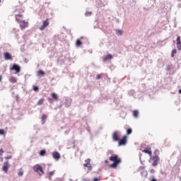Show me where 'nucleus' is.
Segmentation results:
<instances>
[{
  "label": "nucleus",
  "instance_id": "1",
  "mask_svg": "<svg viewBox=\"0 0 181 181\" xmlns=\"http://www.w3.org/2000/svg\"><path fill=\"white\" fill-rule=\"evenodd\" d=\"M110 160L111 162H113L112 164L110 165V168H112L113 169H115L121 163V158H118V156L116 154L112 155L110 157Z\"/></svg>",
  "mask_w": 181,
  "mask_h": 181
},
{
  "label": "nucleus",
  "instance_id": "2",
  "mask_svg": "<svg viewBox=\"0 0 181 181\" xmlns=\"http://www.w3.org/2000/svg\"><path fill=\"white\" fill-rule=\"evenodd\" d=\"M149 163H151L152 166H158V164L159 163V157L156 156L153 158H151L149 159Z\"/></svg>",
  "mask_w": 181,
  "mask_h": 181
},
{
  "label": "nucleus",
  "instance_id": "3",
  "mask_svg": "<svg viewBox=\"0 0 181 181\" xmlns=\"http://www.w3.org/2000/svg\"><path fill=\"white\" fill-rule=\"evenodd\" d=\"M119 136H121V132H115L112 134V139L115 142L119 141Z\"/></svg>",
  "mask_w": 181,
  "mask_h": 181
},
{
  "label": "nucleus",
  "instance_id": "4",
  "mask_svg": "<svg viewBox=\"0 0 181 181\" xmlns=\"http://www.w3.org/2000/svg\"><path fill=\"white\" fill-rule=\"evenodd\" d=\"M20 25V28L21 30H23L24 29H26L29 26V23L25 21H21V23H18Z\"/></svg>",
  "mask_w": 181,
  "mask_h": 181
},
{
  "label": "nucleus",
  "instance_id": "5",
  "mask_svg": "<svg viewBox=\"0 0 181 181\" xmlns=\"http://www.w3.org/2000/svg\"><path fill=\"white\" fill-rule=\"evenodd\" d=\"M2 169L3 172L8 173V170L9 169V161L4 162Z\"/></svg>",
  "mask_w": 181,
  "mask_h": 181
},
{
  "label": "nucleus",
  "instance_id": "6",
  "mask_svg": "<svg viewBox=\"0 0 181 181\" xmlns=\"http://www.w3.org/2000/svg\"><path fill=\"white\" fill-rule=\"evenodd\" d=\"M33 170H34V172H39L40 171L41 173H45V172H43V168L40 165H35L33 167Z\"/></svg>",
  "mask_w": 181,
  "mask_h": 181
},
{
  "label": "nucleus",
  "instance_id": "7",
  "mask_svg": "<svg viewBox=\"0 0 181 181\" xmlns=\"http://www.w3.org/2000/svg\"><path fill=\"white\" fill-rule=\"evenodd\" d=\"M10 70H15L16 73H20L21 72V66L19 65L14 64L13 65V67L10 69Z\"/></svg>",
  "mask_w": 181,
  "mask_h": 181
},
{
  "label": "nucleus",
  "instance_id": "8",
  "mask_svg": "<svg viewBox=\"0 0 181 181\" xmlns=\"http://www.w3.org/2000/svg\"><path fill=\"white\" fill-rule=\"evenodd\" d=\"M144 153H148L149 156H152V151H151V146H147L144 150L142 151Z\"/></svg>",
  "mask_w": 181,
  "mask_h": 181
},
{
  "label": "nucleus",
  "instance_id": "9",
  "mask_svg": "<svg viewBox=\"0 0 181 181\" xmlns=\"http://www.w3.org/2000/svg\"><path fill=\"white\" fill-rule=\"evenodd\" d=\"M52 158L54 159H55V160H59V159H60L61 156H60V153H59V152L57 151H54L52 153Z\"/></svg>",
  "mask_w": 181,
  "mask_h": 181
},
{
  "label": "nucleus",
  "instance_id": "10",
  "mask_svg": "<svg viewBox=\"0 0 181 181\" xmlns=\"http://www.w3.org/2000/svg\"><path fill=\"white\" fill-rule=\"evenodd\" d=\"M16 21L18 22V23H21L23 21V16L21 14L16 15Z\"/></svg>",
  "mask_w": 181,
  "mask_h": 181
},
{
  "label": "nucleus",
  "instance_id": "11",
  "mask_svg": "<svg viewBox=\"0 0 181 181\" xmlns=\"http://www.w3.org/2000/svg\"><path fill=\"white\" fill-rule=\"evenodd\" d=\"M49 26V21L47 20L45 21L42 23V25L40 28V30H45V28Z\"/></svg>",
  "mask_w": 181,
  "mask_h": 181
},
{
  "label": "nucleus",
  "instance_id": "12",
  "mask_svg": "<svg viewBox=\"0 0 181 181\" xmlns=\"http://www.w3.org/2000/svg\"><path fill=\"white\" fill-rule=\"evenodd\" d=\"M127 144V136H124L122 139L119 140V146Z\"/></svg>",
  "mask_w": 181,
  "mask_h": 181
},
{
  "label": "nucleus",
  "instance_id": "13",
  "mask_svg": "<svg viewBox=\"0 0 181 181\" xmlns=\"http://www.w3.org/2000/svg\"><path fill=\"white\" fill-rule=\"evenodd\" d=\"M86 163L83 164L84 168H89V169H91V164H90V162H91V160L90 158H88L85 160Z\"/></svg>",
  "mask_w": 181,
  "mask_h": 181
},
{
  "label": "nucleus",
  "instance_id": "14",
  "mask_svg": "<svg viewBox=\"0 0 181 181\" xmlns=\"http://www.w3.org/2000/svg\"><path fill=\"white\" fill-rule=\"evenodd\" d=\"M4 59L5 60H12V55L9 54V52L4 53Z\"/></svg>",
  "mask_w": 181,
  "mask_h": 181
},
{
  "label": "nucleus",
  "instance_id": "15",
  "mask_svg": "<svg viewBox=\"0 0 181 181\" xmlns=\"http://www.w3.org/2000/svg\"><path fill=\"white\" fill-rule=\"evenodd\" d=\"M65 105L66 107H70V105H71V99L70 98L66 99Z\"/></svg>",
  "mask_w": 181,
  "mask_h": 181
},
{
  "label": "nucleus",
  "instance_id": "16",
  "mask_svg": "<svg viewBox=\"0 0 181 181\" xmlns=\"http://www.w3.org/2000/svg\"><path fill=\"white\" fill-rule=\"evenodd\" d=\"M111 59H112V55L111 54H109L103 58V62H107V60H111Z\"/></svg>",
  "mask_w": 181,
  "mask_h": 181
},
{
  "label": "nucleus",
  "instance_id": "17",
  "mask_svg": "<svg viewBox=\"0 0 181 181\" xmlns=\"http://www.w3.org/2000/svg\"><path fill=\"white\" fill-rule=\"evenodd\" d=\"M9 81H10V83H16L17 79H16V77L11 76V77L9 78Z\"/></svg>",
  "mask_w": 181,
  "mask_h": 181
},
{
  "label": "nucleus",
  "instance_id": "18",
  "mask_svg": "<svg viewBox=\"0 0 181 181\" xmlns=\"http://www.w3.org/2000/svg\"><path fill=\"white\" fill-rule=\"evenodd\" d=\"M46 119H47V115H43L42 117V124H45V122H46Z\"/></svg>",
  "mask_w": 181,
  "mask_h": 181
},
{
  "label": "nucleus",
  "instance_id": "19",
  "mask_svg": "<svg viewBox=\"0 0 181 181\" xmlns=\"http://www.w3.org/2000/svg\"><path fill=\"white\" fill-rule=\"evenodd\" d=\"M37 76L39 77L40 76H45V72L42 70L38 71Z\"/></svg>",
  "mask_w": 181,
  "mask_h": 181
},
{
  "label": "nucleus",
  "instance_id": "20",
  "mask_svg": "<svg viewBox=\"0 0 181 181\" xmlns=\"http://www.w3.org/2000/svg\"><path fill=\"white\" fill-rule=\"evenodd\" d=\"M138 114H139V112L138 110H134L133 111V115L135 118L138 117Z\"/></svg>",
  "mask_w": 181,
  "mask_h": 181
},
{
  "label": "nucleus",
  "instance_id": "21",
  "mask_svg": "<svg viewBox=\"0 0 181 181\" xmlns=\"http://www.w3.org/2000/svg\"><path fill=\"white\" fill-rule=\"evenodd\" d=\"M40 156H45L46 155V151H45V150L40 151Z\"/></svg>",
  "mask_w": 181,
  "mask_h": 181
},
{
  "label": "nucleus",
  "instance_id": "22",
  "mask_svg": "<svg viewBox=\"0 0 181 181\" xmlns=\"http://www.w3.org/2000/svg\"><path fill=\"white\" fill-rule=\"evenodd\" d=\"M52 97L54 100H57L58 97H57V94H56L55 93H53L52 94Z\"/></svg>",
  "mask_w": 181,
  "mask_h": 181
},
{
  "label": "nucleus",
  "instance_id": "23",
  "mask_svg": "<svg viewBox=\"0 0 181 181\" xmlns=\"http://www.w3.org/2000/svg\"><path fill=\"white\" fill-rule=\"evenodd\" d=\"M116 33H117V35L118 36H121V35H122V30H117L116 31Z\"/></svg>",
  "mask_w": 181,
  "mask_h": 181
},
{
  "label": "nucleus",
  "instance_id": "24",
  "mask_svg": "<svg viewBox=\"0 0 181 181\" xmlns=\"http://www.w3.org/2000/svg\"><path fill=\"white\" fill-rule=\"evenodd\" d=\"M81 45V41L80 40H76V46H77V47H79Z\"/></svg>",
  "mask_w": 181,
  "mask_h": 181
},
{
  "label": "nucleus",
  "instance_id": "25",
  "mask_svg": "<svg viewBox=\"0 0 181 181\" xmlns=\"http://www.w3.org/2000/svg\"><path fill=\"white\" fill-rule=\"evenodd\" d=\"M177 47L178 50H181V42L177 43Z\"/></svg>",
  "mask_w": 181,
  "mask_h": 181
},
{
  "label": "nucleus",
  "instance_id": "26",
  "mask_svg": "<svg viewBox=\"0 0 181 181\" xmlns=\"http://www.w3.org/2000/svg\"><path fill=\"white\" fill-rule=\"evenodd\" d=\"M42 104H43V99H40L38 103H37V105H42Z\"/></svg>",
  "mask_w": 181,
  "mask_h": 181
},
{
  "label": "nucleus",
  "instance_id": "27",
  "mask_svg": "<svg viewBox=\"0 0 181 181\" xmlns=\"http://www.w3.org/2000/svg\"><path fill=\"white\" fill-rule=\"evenodd\" d=\"M130 134H132V129H127V134L130 135Z\"/></svg>",
  "mask_w": 181,
  "mask_h": 181
},
{
  "label": "nucleus",
  "instance_id": "28",
  "mask_svg": "<svg viewBox=\"0 0 181 181\" xmlns=\"http://www.w3.org/2000/svg\"><path fill=\"white\" fill-rule=\"evenodd\" d=\"M0 135H5V130L4 129H0Z\"/></svg>",
  "mask_w": 181,
  "mask_h": 181
},
{
  "label": "nucleus",
  "instance_id": "29",
  "mask_svg": "<svg viewBox=\"0 0 181 181\" xmlns=\"http://www.w3.org/2000/svg\"><path fill=\"white\" fill-rule=\"evenodd\" d=\"M91 13H92L91 11H86L85 15H86V16H90L91 15Z\"/></svg>",
  "mask_w": 181,
  "mask_h": 181
},
{
  "label": "nucleus",
  "instance_id": "30",
  "mask_svg": "<svg viewBox=\"0 0 181 181\" xmlns=\"http://www.w3.org/2000/svg\"><path fill=\"white\" fill-rule=\"evenodd\" d=\"M177 43H181L180 36H178L176 40Z\"/></svg>",
  "mask_w": 181,
  "mask_h": 181
},
{
  "label": "nucleus",
  "instance_id": "31",
  "mask_svg": "<svg viewBox=\"0 0 181 181\" xmlns=\"http://www.w3.org/2000/svg\"><path fill=\"white\" fill-rule=\"evenodd\" d=\"M33 90H34V91H39V87H37V86H34V87H33Z\"/></svg>",
  "mask_w": 181,
  "mask_h": 181
},
{
  "label": "nucleus",
  "instance_id": "32",
  "mask_svg": "<svg viewBox=\"0 0 181 181\" xmlns=\"http://www.w3.org/2000/svg\"><path fill=\"white\" fill-rule=\"evenodd\" d=\"M18 176H23V171H20L18 173Z\"/></svg>",
  "mask_w": 181,
  "mask_h": 181
},
{
  "label": "nucleus",
  "instance_id": "33",
  "mask_svg": "<svg viewBox=\"0 0 181 181\" xmlns=\"http://www.w3.org/2000/svg\"><path fill=\"white\" fill-rule=\"evenodd\" d=\"M48 175H49V177L53 176V175H54V171L49 172Z\"/></svg>",
  "mask_w": 181,
  "mask_h": 181
},
{
  "label": "nucleus",
  "instance_id": "34",
  "mask_svg": "<svg viewBox=\"0 0 181 181\" xmlns=\"http://www.w3.org/2000/svg\"><path fill=\"white\" fill-rule=\"evenodd\" d=\"M154 153H155L156 156H158L157 155H159V151H158V150H156V151H154Z\"/></svg>",
  "mask_w": 181,
  "mask_h": 181
},
{
  "label": "nucleus",
  "instance_id": "35",
  "mask_svg": "<svg viewBox=\"0 0 181 181\" xmlns=\"http://www.w3.org/2000/svg\"><path fill=\"white\" fill-rule=\"evenodd\" d=\"M96 78L100 80V78H101V74H98Z\"/></svg>",
  "mask_w": 181,
  "mask_h": 181
},
{
  "label": "nucleus",
  "instance_id": "36",
  "mask_svg": "<svg viewBox=\"0 0 181 181\" xmlns=\"http://www.w3.org/2000/svg\"><path fill=\"white\" fill-rule=\"evenodd\" d=\"M172 53H173V54H176L177 50L176 49H173Z\"/></svg>",
  "mask_w": 181,
  "mask_h": 181
},
{
  "label": "nucleus",
  "instance_id": "37",
  "mask_svg": "<svg viewBox=\"0 0 181 181\" xmlns=\"http://www.w3.org/2000/svg\"><path fill=\"white\" fill-rule=\"evenodd\" d=\"M4 153V150L0 149V156H2V154Z\"/></svg>",
  "mask_w": 181,
  "mask_h": 181
},
{
  "label": "nucleus",
  "instance_id": "38",
  "mask_svg": "<svg viewBox=\"0 0 181 181\" xmlns=\"http://www.w3.org/2000/svg\"><path fill=\"white\" fill-rule=\"evenodd\" d=\"M5 159L8 160V159H12V156H9L5 158Z\"/></svg>",
  "mask_w": 181,
  "mask_h": 181
},
{
  "label": "nucleus",
  "instance_id": "39",
  "mask_svg": "<svg viewBox=\"0 0 181 181\" xmlns=\"http://www.w3.org/2000/svg\"><path fill=\"white\" fill-rule=\"evenodd\" d=\"M151 173H155V170L153 169L151 170Z\"/></svg>",
  "mask_w": 181,
  "mask_h": 181
},
{
  "label": "nucleus",
  "instance_id": "40",
  "mask_svg": "<svg viewBox=\"0 0 181 181\" xmlns=\"http://www.w3.org/2000/svg\"><path fill=\"white\" fill-rule=\"evenodd\" d=\"M93 181H100V180L98 178H94Z\"/></svg>",
  "mask_w": 181,
  "mask_h": 181
},
{
  "label": "nucleus",
  "instance_id": "41",
  "mask_svg": "<svg viewBox=\"0 0 181 181\" xmlns=\"http://www.w3.org/2000/svg\"><path fill=\"white\" fill-rule=\"evenodd\" d=\"M171 57H175V54L172 53L171 54Z\"/></svg>",
  "mask_w": 181,
  "mask_h": 181
},
{
  "label": "nucleus",
  "instance_id": "42",
  "mask_svg": "<svg viewBox=\"0 0 181 181\" xmlns=\"http://www.w3.org/2000/svg\"><path fill=\"white\" fill-rule=\"evenodd\" d=\"M2 81V76H0V83Z\"/></svg>",
  "mask_w": 181,
  "mask_h": 181
},
{
  "label": "nucleus",
  "instance_id": "43",
  "mask_svg": "<svg viewBox=\"0 0 181 181\" xmlns=\"http://www.w3.org/2000/svg\"><path fill=\"white\" fill-rule=\"evenodd\" d=\"M151 181H157L156 179L153 178L151 180Z\"/></svg>",
  "mask_w": 181,
  "mask_h": 181
},
{
  "label": "nucleus",
  "instance_id": "44",
  "mask_svg": "<svg viewBox=\"0 0 181 181\" xmlns=\"http://www.w3.org/2000/svg\"><path fill=\"white\" fill-rule=\"evenodd\" d=\"M178 93H179L180 94H181V89H180V90H178Z\"/></svg>",
  "mask_w": 181,
  "mask_h": 181
},
{
  "label": "nucleus",
  "instance_id": "45",
  "mask_svg": "<svg viewBox=\"0 0 181 181\" xmlns=\"http://www.w3.org/2000/svg\"><path fill=\"white\" fill-rule=\"evenodd\" d=\"M105 162L106 163H108V160H105Z\"/></svg>",
  "mask_w": 181,
  "mask_h": 181
},
{
  "label": "nucleus",
  "instance_id": "46",
  "mask_svg": "<svg viewBox=\"0 0 181 181\" xmlns=\"http://www.w3.org/2000/svg\"><path fill=\"white\" fill-rule=\"evenodd\" d=\"M0 160L2 162L4 160V158H1Z\"/></svg>",
  "mask_w": 181,
  "mask_h": 181
},
{
  "label": "nucleus",
  "instance_id": "47",
  "mask_svg": "<svg viewBox=\"0 0 181 181\" xmlns=\"http://www.w3.org/2000/svg\"><path fill=\"white\" fill-rule=\"evenodd\" d=\"M0 4H1V0H0Z\"/></svg>",
  "mask_w": 181,
  "mask_h": 181
},
{
  "label": "nucleus",
  "instance_id": "48",
  "mask_svg": "<svg viewBox=\"0 0 181 181\" xmlns=\"http://www.w3.org/2000/svg\"><path fill=\"white\" fill-rule=\"evenodd\" d=\"M86 181H90V180H86Z\"/></svg>",
  "mask_w": 181,
  "mask_h": 181
}]
</instances>
